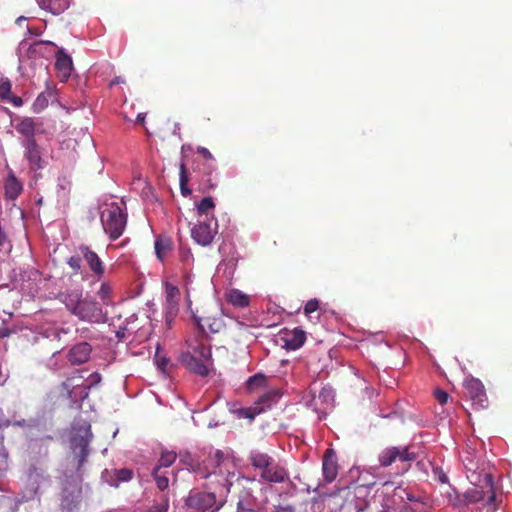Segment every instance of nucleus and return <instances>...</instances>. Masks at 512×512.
Wrapping results in <instances>:
<instances>
[{
	"instance_id": "11",
	"label": "nucleus",
	"mask_w": 512,
	"mask_h": 512,
	"mask_svg": "<svg viewBox=\"0 0 512 512\" xmlns=\"http://www.w3.org/2000/svg\"><path fill=\"white\" fill-rule=\"evenodd\" d=\"M464 393L471 400L474 405H478L479 407H485L488 402V398L486 395L485 387L480 379H475V377H470L463 382Z\"/></svg>"
},
{
	"instance_id": "3",
	"label": "nucleus",
	"mask_w": 512,
	"mask_h": 512,
	"mask_svg": "<svg viewBox=\"0 0 512 512\" xmlns=\"http://www.w3.org/2000/svg\"><path fill=\"white\" fill-rule=\"evenodd\" d=\"M92 438L93 432L89 422H81L72 427L70 449L72 450L74 468L77 473L82 471L84 463L87 462Z\"/></svg>"
},
{
	"instance_id": "47",
	"label": "nucleus",
	"mask_w": 512,
	"mask_h": 512,
	"mask_svg": "<svg viewBox=\"0 0 512 512\" xmlns=\"http://www.w3.org/2000/svg\"><path fill=\"white\" fill-rule=\"evenodd\" d=\"M101 379H102L101 373H99V372L91 373L89 376L90 383H89L88 387H90V385H95V383L101 382Z\"/></svg>"
},
{
	"instance_id": "5",
	"label": "nucleus",
	"mask_w": 512,
	"mask_h": 512,
	"mask_svg": "<svg viewBox=\"0 0 512 512\" xmlns=\"http://www.w3.org/2000/svg\"><path fill=\"white\" fill-rule=\"evenodd\" d=\"M250 463L258 469L260 476L266 482H285L289 478V472L283 464L276 462L269 453L252 452L249 455Z\"/></svg>"
},
{
	"instance_id": "50",
	"label": "nucleus",
	"mask_w": 512,
	"mask_h": 512,
	"mask_svg": "<svg viewBox=\"0 0 512 512\" xmlns=\"http://www.w3.org/2000/svg\"><path fill=\"white\" fill-rule=\"evenodd\" d=\"M46 103V97L44 95H39L35 101V106L40 105V107H44Z\"/></svg>"
},
{
	"instance_id": "17",
	"label": "nucleus",
	"mask_w": 512,
	"mask_h": 512,
	"mask_svg": "<svg viewBox=\"0 0 512 512\" xmlns=\"http://www.w3.org/2000/svg\"><path fill=\"white\" fill-rule=\"evenodd\" d=\"M322 472L324 478L327 482H333L336 480L338 475V464L332 455V450H326L323 462H322Z\"/></svg>"
},
{
	"instance_id": "54",
	"label": "nucleus",
	"mask_w": 512,
	"mask_h": 512,
	"mask_svg": "<svg viewBox=\"0 0 512 512\" xmlns=\"http://www.w3.org/2000/svg\"><path fill=\"white\" fill-rule=\"evenodd\" d=\"M237 507H238V509H247V506H244V504H243V502H242V501H239V502L237 503Z\"/></svg>"
},
{
	"instance_id": "56",
	"label": "nucleus",
	"mask_w": 512,
	"mask_h": 512,
	"mask_svg": "<svg viewBox=\"0 0 512 512\" xmlns=\"http://www.w3.org/2000/svg\"><path fill=\"white\" fill-rule=\"evenodd\" d=\"M277 512H289V510H285V508H282V510H277Z\"/></svg>"
},
{
	"instance_id": "24",
	"label": "nucleus",
	"mask_w": 512,
	"mask_h": 512,
	"mask_svg": "<svg viewBox=\"0 0 512 512\" xmlns=\"http://www.w3.org/2000/svg\"><path fill=\"white\" fill-rule=\"evenodd\" d=\"M215 207L216 203L213 201L212 197H203V199L197 203L198 216H203L206 220L215 218Z\"/></svg>"
},
{
	"instance_id": "34",
	"label": "nucleus",
	"mask_w": 512,
	"mask_h": 512,
	"mask_svg": "<svg viewBox=\"0 0 512 512\" xmlns=\"http://www.w3.org/2000/svg\"><path fill=\"white\" fill-rule=\"evenodd\" d=\"M81 260H83V255H81L80 246H78L75 254L68 258L67 263L75 273H79L81 269Z\"/></svg>"
},
{
	"instance_id": "18",
	"label": "nucleus",
	"mask_w": 512,
	"mask_h": 512,
	"mask_svg": "<svg viewBox=\"0 0 512 512\" xmlns=\"http://www.w3.org/2000/svg\"><path fill=\"white\" fill-rule=\"evenodd\" d=\"M42 480H49V475H45V473L38 470V468H32L29 472V481L31 483L29 495L28 497H22L20 502L29 500V498H34V496L39 493L40 483Z\"/></svg>"
},
{
	"instance_id": "49",
	"label": "nucleus",
	"mask_w": 512,
	"mask_h": 512,
	"mask_svg": "<svg viewBox=\"0 0 512 512\" xmlns=\"http://www.w3.org/2000/svg\"><path fill=\"white\" fill-rule=\"evenodd\" d=\"M391 512H415L409 504H403L400 508H392Z\"/></svg>"
},
{
	"instance_id": "20",
	"label": "nucleus",
	"mask_w": 512,
	"mask_h": 512,
	"mask_svg": "<svg viewBox=\"0 0 512 512\" xmlns=\"http://www.w3.org/2000/svg\"><path fill=\"white\" fill-rule=\"evenodd\" d=\"M173 249V241L171 237H167V235H159L155 239V253L161 262L165 260L169 251Z\"/></svg>"
},
{
	"instance_id": "15",
	"label": "nucleus",
	"mask_w": 512,
	"mask_h": 512,
	"mask_svg": "<svg viewBox=\"0 0 512 512\" xmlns=\"http://www.w3.org/2000/svg\"><path fill=\"white\" fill-rule=\"evenodd\" d=\"M92 347L89 342H79L75 344L68 353V360L71 363H84L89 360Z\"/></svg>"
},
{
	"instance_id": "40",
	"label": "nucleus",
	"mask_w": 512,
	"mask_h": 512,
	"mask_svg": "<svg viewBox=\"0 0 512 512\" xmlns=\"http://www.w3.org/2000/svg\"><path fill=\"white\" fill-rule=\"evenodd\" d=\"M76 380V377H69L65 382L62 383V386L67 390L68 396H72V387H74V385H78Z\"/></svg>"
},
{
	"instance_id": "7",
	"label": "nucleus",
	"mask_w": 512,
	"mask_h": 512,
	"mask_svg": "<svg viewBox=\"0 0 512 512\" xmlns=\"http://www.w3.org/2000/svg\"><path fill=\"white\" fill-rule=\"evenodd\" d=\"M281 393L276 388H271V390H267L264 392L258 400L254 403L253 406H249V408H239L236 411L239 418H248L249 420H254L256 414L263 413L266 409H270L274 403L278 402Z\"/></svg>"
},
{
	"instance_id": "10",
	"label": "nucleus",
	"mask_w": 512,
	"mask_h": 512,
	"mask_svg": "<svg viewBox=\"0 0 512 512\" xmlns=\"http://www.w3.org/2000/svg\"><path fill=\"white\" fill-rule=\"evenodd\" d=\"M22 145L24 147V157L29 163V168L32 171L43 169L45 161L43 160L41 148L36 141L35 135H32L30 139H24Z\"/></svg>"
},
{
	"instance_id": "31",
	"label": "nucleus",
	"mask_w": 512,
	"mask_h": 512,
	"mask_svg": "<svg viewBox=\"0 0 512 512\" xmlns=\"http://www.w3.org/2000/svg\"><path fill=\"white\" fill-rule=\"evenodd\" d=\"M189 177H188V169L185 162H181L180 164V190L184 196H188L191 194V190L188 187Z\"/></svg>"
},
{
	"instance_id": "35",
	"label": "nucleus",
	"mask_w": 512,
	"mask_h": 512,
	"mask_svg": "<svg viewBox=\"0 0 512 512\" xmlns=\"http://www.w3.org/2000/svg\"><path fill=\"white\" fill-rule=\"evenodd\" d=\"M12 91V82L5 79V81L0 82V98L2 100H8L10 102Z\"/></svg>"
},
{
	"instance_id": "43",
	"label": "nucleus",
	"mask_w": 512,
	"mask_h": 512,
	"mask_svg": "<svg viewBox=\"0 0 512 512\" xmlns=\"http://www.w3.org/2000/svg\"><path fill=\"white\" fill-rule=\"evenodd\" d=\"M180 258L183 262H189V260H193L194 256L190 248H180Z\"/></svg>"
},
{
	"instance_id": "32",
	"label": "nucleus",
	"mask_w": 512,
	"mask_h": 512,
	"mask_svg": "<svg viewBox=\"0 0 512 512\" xmlns=\"http://www.w3.org/2000/svg\"><path fill=\"white\" fill-rule=\"evenodd\" d=\"M161 468H162V466H160V459H159L158 465L153 470V476H154V480L157 483L159 489H166V487H168V485H169V479H168V477H166V475L160 474Z\"/></svg>"
},
{
	"instance_id": "44",
	"label": "nucleus",
	"mask_w": 512,
	"mask_h": 512,
	"mask_svg": "<svg viewBox=\"0 0 512 512\" xmlns=\"http://www.w3.org/2000/svg\"><path fill=\"white\" fill-rule=\"evenodd\" d=\"M8 469V457L6 453H0V473H5Z\"/></svg>"
},
{
	"instance_id": "19",
	"label": "nucleus",
	"mask_w": 512,
	"mask_h": 512,
	"mask_svg": "<svg viewBox=\"0 0 512 512\" xmlns=\"http://www.w3.org/2000/svg\"><path fill=\"white\" fill-rule=\"evenodd\" d=\"M306 334L301 328H294L291 332H286L283 336L288 349H298L305 342Z\"/></svg>"
},
{
	"instance_id": "2",
	"label": "nucleus",
	"mask_w": 512,
	"mask_h": 512,
	"mask_svg": "<svg viewBox=\"0 0 512 512\" xmlns=\"http://www.w3.org/2000/svg\"><path fill=\"white\" fill-rule=\"evenodd\" d=\"M61 302H63L70 313L77 316L79 320L85 322H105L106 313L100 302L95 301L90 295H84L82 288H70L59 294Z\"/></svg>"
},
{
	"instance_id": "25",
	"label": "nucleus",
	"mask_w": 512,
	"mask_h": 512,
	"mask_svg": "<svg viewBox=\"0 0 512 512\" xmlns=\"http://www.w3.org/2000/svg\"><path fill=\"white\" fill-rule=\"evenodd\" d=\"M107 473L109 474L107 482H109L110 485H115V487L121 482H129L134 475L133 470H129V468H120V470H112Z\"/></svg>"
},
{
	"instance_id": "9",
	"label": "nucleus",
	"mask_w": 512,
	"mask_h": 512,
	"mask_svg": "<svg viewBox=\"0 0 512 512\" xmlns=\"http://www.w3.org/2000/svg\"><path fill=\"white\" fill-rule=\"evenodd\" d=\"M417 453L411 450L410 446H390L379 453L381 465H391V463L400 460L401 462H413L416 460Z\"/></svg>"
},
{
	"instance_id": "8",
	"label": "nucleus",
	"mask_w": 512,
	"mask_h": 512,
	"mask_svg": "<svg viewBox=\"0 0 512 512\" xmlns=\"http://www.w3.org/2000/svg\"><path fill=\"white\" fill-rule=\"evenodd\" d=\"M217 231V219L207 221L204 217H198V222L191 230V236L200 245H209V243L213 242Z\"/></svg>"
},
{
	"instance_id": "1",
	"label": "nucleus",
	"mask_w": 512,
	"mask_h": 512,
	"mask_svg": "<svg viewBox=\"0 0 512 512\" xmlns=\"http://www.w3.org/2000/svg\"><path fill=\"white\" fill-rule=\"evenodd\" d=\"M193 318L197 325V332L194 339L187 341L190 350L189 352L182 353L181 360L193 373L206 376V374H209L207 362L211 360L212 349L205 334V324L202 323V317H198V315L193 313Z\"/></svg>"
},
{
	"instance_id": "55",
	"label": "nucleus",
	"mask_w": 512,
	"mask_h": 512,
	"mask_svg": "<svg viewBox=\"0 0 512 512\" xmlns=\"http://www.w3.org/2000/svg\"><path fill=\"white\" fill-rule=\"evenodd\" d=\"M187 302H188V306L190 307L191 301H190V297H189V293L188 292H187Z\"/></svg>"
},
{
	"instance_id": "27",
	"label": "nucleus",
	"mask_w": 512,
	"mask_h": 512,
	"mask_svg": "<svg viewBox=\"0 0 512 512\" xmlns=\"http://www.w3.org/2000/svg\"><path fill=\"white\" fill-rule=\"evenodd\" d=\"M227 301L235 307H247L250 303V298L247 293L241 292V290H231L227 294Z\"/></svg>"
},
{
	"instance_id": "26",
	"label": "nucleus",
	"mask_w": 512,
	"mask_h": 512,
	"mask_svg": "<svg viewBox=\"0 0 512 512\" xmlns=\"http://www.w3.org/2000/svg\"><path fill=\"white\" fill-rule=\"evenodd\" d=\"M17 133L23 134L26 138H31L36 134V123L33 117H22L15 125Z\"/></svg>"
},
{
	"instance_id": "38",
	"label": "nucleus",
	"mask_w": 512,
	"mask_h": 512,
	"mask_svg": "<svg viewBox=\"0 0 512 512\" xmlns=\"http://www.w3.org/2000/svg\"><path fill=\"white\" fill-rule=\"evenodd\" d=\"M155 359H156L159 369L161 371H166L168 363H169V359H167V357H165V355H161L160 348H157V350L155 352Z\"/></svg>"
},
{
	"instance_id": "28",
	"label": "nucleus",
	"mask_w": 512,
	"mask_h": 512,
	"mask_svg": "<svg viewBox=\"0 0 512 512\" xmlns=\"http://www.w3.org/2000/svg\"><path fill=\"white\" fill-rule=\"evenodd\" d=\"M202 323H204V333H206V327L211 333H220L221 329H223L225 322L222 317H205L202 319Z\"/></svg>"
},
{
	"instance_id": "4",
	"label": "nucleus",
	"mask_w": 512,
	"mask_h": 512,
	"mask_svg": "<svg viewBox=\"0 0 512 512\" xmlns=\"http://www.w3.org/2000/svg\"><path fill=\"white\" fill-rule=\"evenodd\" d=\"M469 480L472 482L473 487L466 490L463 494L464 499L467 502H480V500H484L487 496L488 511H496L497 504L493 475L491 473H472L469 475Z\"/></svg>"
},
{
	"instance_id": "14",
	"label": "nucleus",
	"mask_w": 512,
	"mask_h": 512,
	"mask_svg": "<svg viewBox=\"0 0 512 512\" xmlns=\"http://www.w3.org/2000/svg\"><path fill=\"white\" fill-rule=\"evenodd\" d=\"M79 252L82 254L83 260L87 262V265L97 278H101L105 272V264L100 259L98 253L91 250L87 244L79 245Z\"/></svg>"
},
{
	"instance_id": "22",
	"label": "nucleus",
	"mask_w": 512,
	"mask_h": 512,
	"mask_svg": "<svg viewBox=\"0 0 512 512\" xmlns=\"http://www.w3.org/2000/svg\"><path fill=\"white\" fill-rule=\"evenodd\" d=\"M42 9L50 11L52 14H60L68 9L71 0H37Z\"/></svg>"
},
{
	"instance_id": "30",
	"label": "nucleus",
	"mask_w": 512,
	"mask_h": 512,
	"mask_svg": "<svg viewBox=\"0 0 512 512\" xmlns=\"http://www.w3.org/2000/svg\"><path fill=\"white\" fill-rule=\"evenodd\" d=\"M216 169V166L214 164H205L204 166V174H205V188L206 189H215L218 178L217 175L213 177V173Z\"/></svg>"
},
{
	"instance_id": "36",
	"label": "nucleus",
	"mask_w": 512,
	"mask_h": 512,
	"mask_svg": "<svg viewBox=\"0 0 512 512\" xmlns=\"http://www.w3.org/2000/svg\"><path fill=\"white\" fill-rule=\"evenodd\" d=\"M177 458V453L175 452H164L160 455V465L163 467H169V465H172L173 462H175Z\"/></svg>"
},
{
	"instance_id": "6",
	"label": "nucleus",
	"mask_w": 512,
	"mask_h": 512,
	"mask_svg": "<svg viewBox=\"0 0 512 512\" xmlns=\"http://www.w3.org/2000/svg\"><path fill=\"white\" fill-rule=\"evenodd\" d=\"M100 219L105 233L109 234L111 240H117L124 233L127 216L116 202L102 210Z\"/></svg>"
},
{
	"instance_id": "39",
	"label": "nucleus",
	"mask_w": 512,
	"mask_h": 512,
	"mask_svg": "<svg viewBox=\"0 0 512 512\" xmlns=\"http://www.w3.org/2000/svg\"><path fill=\"white\" fill-rule=\"evenodd\" d=\"M319 306H320V301H318V299H310L308 302L305 303L304 313L305 314L314 313V311H317V309H319Z\"/></svg>"
},
{
	"instance_id": "45",
	"label": "nucleus",
	"mask_w": 512,
	"mask_h": 512,
	"mask_svg": "<svg viewBox=\"0 0 512 512\" xmlns=\"http://www.w3.org/2000/svg\"><path fill=\"white\" fill-rule=\"evenodd\" d=\"M7 242H8L7 233L4 232V230L2 229V226L0 224V251H3V249H5Z\"/></svg>"
},
{
	"instance_id": "48",
	"label": "nucleus",
	"mask_w": 512,
	"mask_h": 512,
	"mask_svg": "<svg viewBox=\"0 0 512 512\" xmlns=\"http://www.w3.org/2000/svg\"><path fill=\"white\" fill-rule=\"evenodd\" d=\"M10 102L16 107H19V105H23L22 97H19V95H12V93L10 94Z\"/></svg>"
},
{
	"instance_id": "21",
	"label": "nucleus",
	"mask_w": 512,
	"mask_h": 512,
	"mask_svg": "<svg viewBox=\"0 0 512 512\" xmlns=\"http://www.w3.org/2000/svg\"><path fill=\"white\" fill-rule=\"evenodd\" d=\"M180 299L181 292L178 286H174V284H166V302L170 313H176Z\"/></svg>"
},
{
	"instance_id": "16",
	"label": "nucleus",
	"mask_w": 512,
	"mask_h": 512,
	"mask_svg": "<svg viewBox=\"0 0 512 512\" xmlns=\"http://www.w3.org/2000/svg\"><path fill=\"white\" fill-rule=\"evenodd\" d=\"M55 67L62 80H67V78L71 76L73 70V60L71 55H68L64 50H58L56 54Z\"/></svg>"
},
{
	"instance_id": "23",
	"label": "nucleus",
	"mask_w": 512,
	"mask_h": 512,
	"mask_svg": "<svg viewBox=\"0 0 512 512\" xmlns=\"http://www.w3.org/2000/svg\"><path fill=\"white\" fill-rule=\"evenodd\" d=\"M4 186L5 194L8 198H17L23 191V184L15 177L14 173H10L7 176Z\"/></svg>"
},
{
	"instance_id": "33",
	"label": "nucleus",
	"mask_w": 512,
	"mask_h": 512,
	"mask_svg": "<svg viewBox=\"0 0 512 512\" xmlns=\"http://www.w3.org/2000/svg\"><path fill=\"white\" fill-rule=\"evenodd\" d=\"M97 294L102 302L108 303L110 300V297L113 294V288H112L110 282H101L100 288H99Z\"/></svg>"
},
{
	"instance_id": "41",
	"label": "nucleus",
	"mask_w": 512,
	"mask_h": 512,
	"mask_svg": "<svg viewBox=\"0 0 512 512\" xmlns=\"http://www.w3.org/2000/svg\"><path fill=\"white\" fill-rule=\"evenodd\" d=\"M394 494H397L400 498H404L405 495L407 500H410L411 502H416V500H418V497H415L413 493L407 492V490H403V488H396Z\"/></svg>"
},
{
	"instance_id": "37",
	"label": "nucleus",
	"mask_w": 512,
	"mask_h": 512,
	"mask_svg": "<svg viewBox=\"0 0 512 512\" xmlns=\"http://www.w3.org/2000/svg\"><path fill=\"white\" fill-rule=\"evenodd\" d=\"M169 509V499L164 497L161 502H156L146 512H167Z\"/></svg>"
},
{
	"instance_id": "29",
	"label": "nucleus",
	"mask_w": 512,
	"mask_h": 512,
	"mask_svg": "<svg viewBox=\"0 0 512 512\" xmlns=\"http://www.w3.org/2000/svg\"><path fill=\"white\" fill-rule=\"evenodd\" d=\"M266 383L267 377L264 375V373H255V375H252L248 378L246 387L249 391H255V389H259V387L266 385Z\"/></svg>"
},
{
	"instance_id": "52",
	"label": "nucleus",
	"mask_w": 512,
	"mask_h": 512,
	"mask_svg": "<svg viewBox=\"0 0 512 512\" xmlns=\"http://www.w3.org/2000/svg\"><path fill=\"white\" fill-rule=\"evenodd\" d=\"M45 41H39L34 43V50L38 49V47H42V45H45ZM51 45H54L53 42H51Z\"/></svg>"
},
{
	"instance_id": "12",
	"label": "nucleus",
	"mask_w": 512,
	"mask_h": 512,
	"mask_svg": "<svg viewBox=\"0 0 512 512\" xmlns=\"http://www.w3.org/2000/svg\"><path fill=\"white\" fill-rule=\"evenodd\" d=\"M187 505L197 511H206V509H219L222 502L217 503L216 495L212 492H192L187 499Z\"/></svg>"
},
{
	"instance_id": "42",
	"label": "nucleus",
	"mask_w": 512,
	"mask_h": 512,
	"mask_svg": "<svg viewBox=\"0 0 512 512\" xmlns=\"http://www.w3.org/2000/svg\"><path fill=\"white\" fill-rule=\"evenodd\" d=\"M434 396L437 402L446 403L448 402L449 393L445 392V390H440V388H437V390L434 392Z\"/></svg>"
},
{
	"instance_id": "53",
	"label": "nucleus",
	"mask_w": 512,
	"mask_h": 512,
	"mask_svg": "<svg viewBox=\"0 0 512 512\" xmlns=\"http://www.w3.org/2000/svg\"><path fill=\"white\" fill-rule=\"evenodd\" d=\"M439 479L441 482H448V475H446V473H440Z\"/></svg>"
},
{
	"instance_id": "51",
	"label": "nucleus",
	"mask_w": 512,
	"mask_h": 512,
	"mask_svg": "<svg viewBox=\"0 0 512 512\" xmlns=\"http://www.w3.org/2000/svg\"><path fill=\"white\" fill-rule=\"evenodd\" d=\"M146 119L145 113H138L136 121L140 123H144Z\"/></svg>"
},
{
	"instance_id": "46",
	"label": "nucleus",
	"mask_w": 512,
	"mask_h": 512,
	"mask_svg": "<svg viewBox=\"0 0 512 512\" xmlns=\"http://www.w3.org/2000/svg\"><path fill=\"white\" fill-rule=\"evenodd\" d=\"M197 152L202 154L204 158H207L208 160H214V157L212 156V153L208 148H205V146H198Z\"/></svg>"
},
{
	"instance_id": "13",
	"label": "nucleus",
	"mask_w": 512,
	"mask_h": 512,
	"mask_svg": "<svg viewBox=\"0 0 512 512\" xmlns=\"http://www.w3.org/2000/svg\"><path fill=\"white\" fill-rule=\"evenodd\" d=\"M207 469H209V474H220L221 476H228L230 474L229 467H231L232 462L227 459L225 453L221 452V450H216L214 453L208 456L205 461Z\"/></svg>"
}]
</instances>
